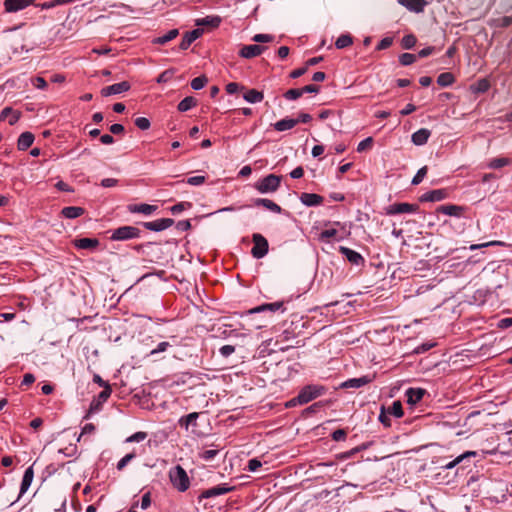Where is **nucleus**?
Masks as SVG:
<instances>
[{"instance_id":"obj_32","label":"nucleus","mask_w":512,"mask_h":512,"mask_svg":"<svg viewBox=\"0 0 512 512\" xmlns=\"http://www.w3.org/2000/svg\"><path fill=\"white\" fill-rule=\"evenodd\" d=\"M454 81H455V78H454L453 74L450 72L441 73L437 77V83L441 87H448V86L452 85L454 83Z\"/></svg>"},{"instance_id":"obj_40","label":"nucleus","mask_w":512,"mask_h":512,"mask_svg":"<svg viewBox=\"0 0 512 512\" xmlns=\"http://www.w3.org/2000/svg\"><path fill=\"white\" fill-rule=\"evenodd\" d=\"M417 60V56L411 53H403L399 56V62L403 66L413 64Z\"/></svg>"},{"instance_id":"obj_59","label":"nucleus","mask_w":512,"mask_h":512,"mask_svg":"<svg viewBox=\"0 0 512 512\" xmlns=\"http://www.w3.org/2000/svg\"><path fill=\"white\" fill-rule=\"evenodd\" d=\"M242 89H244V87L240 86L236 82H230L225 87V90L228 94H235L236 92H238L239 90H242Z\"/></svg>"},{"instance_id":"obj_7","label":"nucleus","mask_w":512,"mask_h":512,"mask_svg":"<svg viewBox=\"0 0 512 512\" xmlns=\"http://www.w3.org/2000/svg\"><path fill=\"white\" fill-rule=\"evenodd\" d=\"M174 224V220L171 218H161L150 222L143 223V226L150 231L160 232Z\"/></svg>"},{"instance_id":"obj_11","label":"nucleus","mask_w":512,"mask_h":512,"mask_svg":"<svg viewBox=\"0 0 512 512\" xmlns=\"http://www.w3.org/2000/svg\"><path fill=\"white\" fill-rule=\"evenodd\" d=\"M35 0H5L4 7L8 13L17 12L32 5Z\"/></svg>"},{"instance_id":"obj_62","label":"nucleus","mask_w":512,"mask_h":512,"mask_svg":"<svg viewBox=\"0 0 512 512\" xmlns=\"http://www.w3.org/2000/svg\"><path fill=\"white\" fill-rule=\"evenodd\" d=\"M393 43V39L391 37L383 38L377 45V50H384L389 48Z\"/></svg>"},{"instance_id":"obj_1","label":"nucleus","mask_w":512,"mask_h":512,"mask_svg":"<svg viewBox=\"0 0 512 512\" xmlns=\"http://www.w3.org/2000/svg\"><path fill=\"white\" fill-rule=\"evenodd\" d=\"M324 386H304L298 395L286 402L285 407L291 408L297 405H304L316 399L323 393Z\"/></svg>"},{"instance_id":"obj_46","label":"nucleus","mask_w":512,"mask_h":512,"mask_svg":"<svg viewBox=\"0 0 512 512\" xmlns=\"http://www.w3.org/2000/svg\"><path fill=\"white\" fill-rule=\"evenodd\" d=\"M192 204L190 202H180L175 204L170 208L172 214L177 215L180 214L182 211L191 208Z\"/></svg>"},{"instance_id":"obj_10","label":"nucleus","mask_w":512,"mask_h":512,"mask_svg":"<svg viewBox=\"0 0 512 512\" xmlns=\"http://www.w3.org/2000/svg\"><path fill=\"white\" fill-rule=\"evenodd\" d=\"M198 412H192L187 415L182 416L178 420V424L181 428H184L185 430H189L191 428L192 433H196V426H197V419L199 418Z\"/></svg>"},{"instance_id":"obj_12","label":"nucleus","mask_w":512,"mask_h":512,"mask_svg":"<svg viewBox=\"0 0 512 512\" xmlns=\"http://www.w3.org/2000/svg\"><path fill=\"white\" fill-rule=\"evenodd\" d=\"M418 206L415 204L409 203H395L390 205L387 214L395 215V214H404V213H414L416 212Z\"/></svg>"},{"instance_id":"obj_35","label":"nucleus","mask_w":512,"mask_h":512,"mask_svg":"<svg viewBox=\"0 0 512 512\" xmlns=\"http://www.w3.org/2000/svg\"><path fill=\"white\" fill-rule=\"evenodd\" d=\"M212 446H216L215 449H208L203 450L199 452L198 456L200 459L204 461H211L213 460L220 452V448L217 445L212 444Z\"/></svg>"},{"instance_id":"obj_36","label":"nucleus","mask_w":512,"mask_h":512,"mask_svg":"<svg viewBox=\"0 0 512 512\" xmlns=\"http://www.w3.org/2000/svg\"><path fill=\"white\" fill-rule=\"evenodd\" d=\"M194 106H196V100L189 96V97H185L183 100H181L178 104V110L180 112H186L188 110H190L191 108H193Z\"/></svg>"},{"instance_id":"obj_61","label":"nucleus","mask_w":512,"mask_h":512,"mask_svg":"<svg viewBox=\"0 0 512 512\" xmlns=\"http://www.w3.org/2000/svg\"><path fill=\"white\" fill-rule=\"evenodd\" d=\"M150 505H151V493L150 492H146L142 496L140 507L143 510H146V509H148L150 507Z\"/></svg>"},{"instance_id":"obj_60","label":"nucleus","mask_w":512,"mask_h":512,"mask_svg":"<svg viewBox=\"0 0 512 512\" xmlns=\"http://www.w3.org/2000/svg\"><path fill=\"white\" fill-rule=\"evenodd\" d=\"M168 347H170L169 342H160L155 349L150 351L149 355H155L161 352H165L168 349Z\"/></svg>"},{"instance_id":"obj_63","label":"nucleus","mask_w":512,"mask_h":512,"mask_svg":"<svg viewBox=\"0 0 512 512\" xmlns=\"http://www.w3.org/2000/svg\"><path fill=\"white\" fill-rule=\"evenodd\" d=\"M96 430V427L93 423H87L82 427L81 435L78 438V441L80 440L82 435L85 434H93Z\"/></svg>"},{"instance_id":"obj_53","label":"nucleus","mask_w":512,"mask_h":512,"mask_svg":"<svg viewBox=\"0 0 512 512\" xmlns=\"http://www.w3.org/2000/svg\"><path fill=\"white\" fill-rule=\"evenodd\" d=\"M274 37L269 34H255L252 38L257 43H267L273 41Z\"/></svg>"},{"instance_id":"obj_58","label":"nucleus","mask_w":512,"mask_h":512,"mask_svg":"<svg viewBox=\"0 0 512 512\" xmlns=\"http://www.w3.org/2000/svg\"><path fill=\"white\" fill-rule=\"evenodd\" d=\"M346 436L347 432L344 429H337L331 434L332 439L337 442L345 440Z\"/></svg>"},{"instance_id":"obj_29","label":"nucleus","mask_w":512,"mask_h":512,"mask_svg":"<svg viewBox=\"0 0 512 512\" xmlns=\"http://www.w3.org/2000/svg\"><path fill=\"white\" fill-rule=\"evenodd\" d=\"M298 124V120L292 119V118H284L279 121H277L274 124V129L276 131L282 132L286 130H290L293 127H295Z\"/></svg>"},{"instance_id":"obj_6","label":"nucleus","mask_w":512,"mask_h":512,"mask_svg":"<svg viewBox=\"0 0 512 512\" xmlns=\"http://www.w3.org/2000/svg\"><path fill=\"white\" fill-rule=\"evenodd\" d=\"M253 247L251 250V254L256 259L263 258L268 253L269 244L264 236L261 234L255 233L252 236Z\"/></svg>"},{"instance_id":"obj_38","label":"nucleus","mask_w":512,"mask_h":512,"mask_svg":"<svg viewBox=\"0 0 512 512\" xmlns=\"http://www.w3.org/2000/svg\"><path fill=\"white\" fill-rule=\"evenodd\" d=\"M353 43L352 37L348 34H343L338 37V39L335 42V46L338 49H343L348 46H350Z\"/></svg>"},{"instance_id":"obj_20","label":"nucleus","mask_w":512,"mask_h":512,"mask_svg":"<svg viewBox=\"0 0 512 512\" xmlns=\"http://www.w3.org/2000/svg\"><path fill=\"white\" fill-rule=\"evenodd\" d=\"M437 211L444 215L461 217L464 212V207L454 204L441 205L438 207Z\"/></svg>"},{"instance_id":"obj_25","label":"nucleus","mask_w":512,"mask_h":512,"mask_svg":"<svg viewBox=\"0 0 512 512\" xmlns=\"http://www.w3.org/2000/svg\"><path fill=\"white\" fill-rule=\"evenodd\" d=\"M157 209V206L150 205V204H133L128 206V210L131 213H141L144 215H151L153 212H155Z\"/></svg>"},{"instance_id":"obj_42","label":"nucleus","mask_w":512,"mask_h":512,"mask_svg":"<svg viewBox=\"0 0 512 512\" xmlns=\"http://www.w3.org/2000/svg\"><path fill=\"white\" fill-rule=\"evenodd\" d=\"M371 381H372V379L369 378L368 376H363L360 378H352V379L345 380V381L341 382L340 384H343V385L369 384Z\"/></svg>"},{"instance_id":"obj_13","label":"nucleus","mask_w":512,"mask_h":512,"mask_svg":"<svg viewBox=\"0 0 512 512\" xmlns=\"http://www.w3.org/2000/svg\"><path fill=\"white\" fill-rule=\"evenodd\" d=\"M339 252L346 257V259L353 265H361L364 263L363 256L358 253L357 251H354L348 247L340 246Z\"/></svg>"},{"instance_id":"obj_39","label":"nucleus","mask_w":512,"mask_h":512,"mask_svg":"<svg viewBox=\"0 0 512 512\" xmlns=\"http://www.w3.org/2000/svg\"><path fill=\"white\" fill-rule=\"evenodd\" d=\"M378 420L384 427L391 426V419L389 417V414L387 412V408L385 407V405H381V407H380V413L378 416Z\"/></svg>"},{"instance_id":"obj_57","label":"nucleus","mask_w":512,"mask_h":512,"mask_svg":"<svg viewBox=\"0 0 512 512\" xmlns=\"http://www.w3.org/2000/svg\"><path fill=\"white\" fill-rule=\"evenodd\" d=\"M235 352V346L233 345H224L219 349V353L221 356L227 358Z\"/></svg>"},{"instance_id":"obj_49","label":"nucleus","mask_w":512,"mask_h":512,"mask_svg":"<svg viewBox=\"0 0 512 512\" xmlns=\"http://www.w3.org/2000/svg\"><path fill=\"white\" fill-rule=\"evenodd\" d=\"M135 125L141 130H147L150 128V120L146 117H138L134 121Z\"/></svg>"},{"instance_id":"obj_54","label":"nucleus","mask_w":512,"mask_h":512,"mask_svg":"<svg viewBox=\"0 0 512 512\" xmlns=\"http://www.w3.org/2000/svg\"><path fill=\"white\" fill-rule=\"evenodd\" d=\"M262 466V463L257 458H252L248 461L247 470L249 472H255Z\"/></svg>"},{"instance_id":"obj_26","label":"nucleus","mask_w":512,"mask_h":512,"mask_svg":"<svg viewBox=\"0 0 512 512\" xmlns=\"http://www.w3.org/2000/svg\"><path fill=\"white\" fill-rule=\"evenodd\" d=\"M34 142V135L31 132H23L17 142V147L21 151L27 150Z\"/></svg>"},{"instance_id":"obj_27","label":"nucleus","mask_w":512,"mask_h":512,"mask_svg":"<svg viewBox=\"0 0 512 512\" xmlns=\"http://www.w3.org/2000/svg\"><path fill=\"white\" fill-rule=\"evenodd\" d=\"M254 205L263 206L264 208L268 209L269 211L277 213V214L281 213V211H282V208L278 204H276L272 200L266 199V198H257L254 201Z\"/></svg>"},{"instance_id":"obj_43","label":"nucleus","mask_w":512,"mask_h":512,"mask_svg":"<svg viewBox=\"0 0 512 512\" xmlns=\"http://www.w3.org/2000/svg\"><path fill=\"white\" fill-rule=\"evenodd\" d=\"M504 242L502 241H497V240H494V241H489V242H485V243H481V244H472L469 249L474 251V250H477V249H481V248H485V247H490V246H504Z\"/></svg>"},{"instance_id":"obj_33","label":"nucleus","mask_w":512,"mask_h":512,"mask_svg":"<svg viewBox=\"0 0 512 512\" xmlns=\"http://www.w3.org/2000/svg\"><path fill=\"white\" fill-rule=\"evenodd\" d=\"M221 22V19L217 16H207L202 19H198L196 21V24L198 26H211V27H218Z\"/></svg>"},{"instance_id":"obj_14","label":"nucleus","mask_w":512,"mask_h":512,"mask_svg":"<svg viewBox=\"0 0 512 512\" xmlns=\"http://www.w3.org/2000/svg\"><path fill=\"white\" fill-rule=\"evenodd\" d=\"M284 310H285L284 303L282 301H277V302L266 303V304H262L260 306L254 307L249 310V314L261 313V312H265V311H270V312L282 311V312H284Z\"/></svg>"},{"instance_id":"obj_5","label":"nucleus","mask_w":512,"mask_h":512,"mask_svg":"<svg viewBox=\"0 0 512 512\" xmlns=\"http://www.w3.org/2000/svg\"><path fill=\"white\" fill-rule=\"evenodd\" d=\"M141 231L134 226H121L112 231L110 236L111 240L114 241H125L129 239L139 238Z\"/></svg>"},{"instance_id":"obj_30","label":"nucleus","mask_w":512,"mask_h":512,"mask_svg":"<svg viewBox=\"0 0 512 512\" xmlns=\"http://www.w3.org/2000/svg\"><path fill=\"white\" fill-rule=\"evenodd\" d=\"M243 98L245 101L255 104L261 102L264 98V95L262 92L256 89H249L244 93Z\"/></svg>"},{"instance_id":"obj_34","label":"nucleus","mask_w":512,"mask_h":512,"mask_svg":"<svg viewBox=\"0 0 512 512\" xmlns=\"http://www.w3.org/2000/svg\"><path fill=\"white\" fill-rule=\"evenodd\" d=\"M510 164H511V159H509L507 157H499V158H493L492 160H490V162L488 163L487 166L490 169H500V168L510 165Z\"/></svg>"},{"instance_id":"obj_52","label":"nucleus","mask_w":512,"mask_h":512,"mask_svg":"<svg viewBox=\"0 0 512 512\" xmlns=\"http://www.w3.org/2000/svg\"><path fill=\"white\" fill-rule=\"evenodd\" d=\"M302 96V91L300 89H289L285 92L284 97L287 100H296Z\"/></svg>"},{"instance_id":"obj_21","label":"nucleus","mask_w":512,"mask_h":512,"mask_svg":"<svg viewBox=\"0 0 512 512\" xmlns=\"http://www.w3.org/2000/svg\"><path fill=\"white\" fill-rule=\"evenodd\" d=\"M300 201L307 207L320 205L323 202V197L315 193H302Z\"/></svg>"},{"instance_id":"obj_19","label":"nucleus","mask_w":512,"mask_h":512,"mask_svg":"<svg viewBox=\"0 0 512 512\" xmlns=\"http://www.w3.org/2000/svg\"><path fill=\"white\" fill-rule=\"evenodd\" d=\"M33 477H34L33 466H30L24 472L22 482L20 485V492H19L17 500H19L22 497V495L27 492V490L29 489V487L33 481Z\"/></svg>"},{"instance_id":"obj_23","label":"nucleus","mask_w":512,"mask_h":512,"mask_svg":"<svg viewBox=\"0 0 512 512\" xmlns=\"http://www.w3.org/2000/svg\"><path fill=\"white\" fill-rule=\"evenodd\" d=\"M74 245L78 249L94 250L99 245L97 238H79L74 240Z\"/></svg>"},{"instance_id":"obj_2","label":"nucleus","mask_w":512,"mask_h":512,"mask_svg":"<svg viewBox=\"0 0 512 512\" xmlns=\"http://www.w3.org/2000/svg\"><path fill=\"white\" fill-rule=\"evenodd\" d=\"M169 478L172 485L180 492H185L190 486L187 472L180 465H176L170 469Z\"/></svg>"},{"instance_id":"obj_18","label":"nucleus","mask_w":512,"mask_h":512,"mask_svg":"<svg viewBox=\"0 0 512 512\" xmlns=\"http://www.w3.org/2000/svg\"><path fill=\"white\" fill-rule=\"evenodd\" d=\"M203 34L202 29H194L192 31L186 32L183 36L181 43L179 45L181 50H186L189 46L198 39Z\"/></svg>"},{"instance_id":"obj_64","label":"nucleus","mask_w":512,"mask_h":512,"mask_svg":"<svg viewBox=\"0 0 512 512\" xmlns=\"http://www.w3.org/2000/svg\"><path fill=\"white\" fill-rule=\"evenodd\" d=\"M33 85L35 88L37 89H45L47 87V82L46 80L43 78V77H36L33 81H32Z\"/></svg>"},{"instance_id":"obj_55","label":"nucleus","mask_w":512,"mask_h":512,"mask_svg":"<svg viewBox=\"0 0 512 512\" xmlns=\"http://www.w3.org/2000/svg\"><path fill=\"white\" fill-rule=\"evenodd\" d=\"M373 139L371 137H367L364 140H362L358 146H357V152H363L366 149L370 148L372 146Z\"/></svg>"},{"instance_id":"obj_28","label":"nucleus","mask_w":512,"mask_h":512,"mask_svg":"<svg viewBox=\"0 0 512 512\" xmlns=\"http://www.w3.org/2000/svg\"><path fill=\"white\" fill-rule=\"evenodd\" d=\"M85 210L78 206H67L61 211V214L67 219H75L84 214Z\"/></svg>"},{"instance_id":"obj_24","label":"nucleus","mask_w":512,"mask_h":512,"mask_svg":"<svg viewBox=\"0 0 512 512\" xmlns=\"http://www.w3.org/2000/svg\"><path fill=\"white\" fill-rule=\"evenodd\" d=\"M430 135L431 132L428 129L421 128L412 134L411 140L415 145L421 146L427 143Z\"/></svg>"},{"instance_id":"obj_41","label":"nucleus","mask_w":512,"mask_h":512,"mask_svg":"<svg viewBox=\"0 0 512 512\" xmlns=\"http://www.w3.org/2000/svg\"><path fill=\"white\" fill-rule=\"evenodd\" d=\"M476 452L474 451H467L459 456H457L453 461L454 466H457L458 464H461L465 461L469 462L471 457H475Z\"/></svg>"},{"instance_id":"obj_44","label":"nucleus","mask_w":512,"mask_h":512,"mask_svg":"<svg viewBox=\"0 0 512 512\" xmlns=\"http://www.w3.org/2000/svg\"><path fill=\"white\" fill-rule=\"evenodd\" d=\"M323 407V402L318 401L310 405L309 407L305 408L302 412L303 416H309L316 412H318Z\"/></svg>"},{"instance_id":"obj_9","label":"nucleus","mask_w":512,"mask_h":512,"mask_svg":"<svg viewBox=\"0 0 512 512\" xmlns=\"http://www.w3.org/2000/svg\"><path fill=\"white\" fill-rule=\"evenodd\" d=\"M234 489H235V487L228 486V484H226V483L220 484V485H217V486H214V487L204 490L201 493L200 498H212V497L220 496V495L229 493V492L233 491Z\"/></svg>"},{"instance_id":"obj_47","label":"nucleus","mask_w":512,"mask_h":512,"mask_svg":"<svg viewBox=\"0 0 512 512\" xmlns=\"http://www.w3.org/2000/svg\"><path fill=\"white\" fill-rule=\"evenodd\" d=\"M207 78L205 76H199L191 81V87L194 90H200L207 84Z\"/></svg>"},{"instance_id":"obj_15","label":"nucleus","mask_w":512,"mask_h":512,"mask_svg":"<svg viewBox=\"0 0 512 512\" xmlns=\"http://www.w3.org/2000/svg\"><path fill=\"white\" fill-rule=\"evenodd\" d=\"M264 50L265 47L257 44L245 45L239 51V55L243 58L250 59L261 55Z\"/></svg>"},{"instance_id":"obj_17","label":"nucleus","mask_w":512,"mask_h":512,"mask_svg":"<svg viewBox=\"0 0 512 512\" xmlns=\"http://www.w3.org/2000/svg\"><path fill=\"white\" fill-rule=\"evenodd\" d=\"M448 193L445 189H436L424 193L421 196L423 202H438L442 201L447 197Z\"/></svg>"},{"instance_id":"obj_16","label":"nucleus","mask_w":512,"mask_h":512,"mask_svg":"<svg viewBox=\"0 0 512 512\" xmlns=\"http://www.w3.org/2000/svg\"><path fill=\"white\" fill-rule=\"evenodd\" d=\"M426 393V390L423 388L410 387L405 393L407 397V404L410 406L416 405Z\"/></svg>"},{"instance_id":"obj_22","label":"nucleus","mask_w":512,"mask_h":512,"mask_svg":"<svg viewBox=\"0 0 512 512\" xmlns=\"http://www.w3.org/2000/svg\"><path fill=\"white\" fill-rule=\"evenodd\" d=\"M398 3L415 13L422 12L427 4L425 0H398Z\"/></svg>"},{"instance_id":"obj_31","label":"nucleus","mask_w":512,"mask_h":512,"mask_svg":"<svg viewBox=\"0 0 512 512\" xmlns=\"http://www.w3.org/2000/svg\"><path fill=\"white\" fill-rule=\"evenodd\" d=\"M179 32L177 29H171L167 33H165L162 36H159L153 40V43L164 45L168 43L169 41L175 39L178 36Z\"/></svg>"},{"instance_id":"obj_50","label":"nucleus","mask_w":512,"mask_h":512,"mask_svg":"<svg viewBox=\"0 0 512 512\" xmlns=\"http://www.w3.org/2000/svg\"><path fill=\"white\" fill-rule=\"evenodd\" d=\"M147 438V433L143 431L136 432L126 439V442H141Z\"/></svg>"},{"instance_id":"obj_37","label":"nucleus","mask_w":512,"mask_h":512,"mask_svg":"<svg viewBox=\"0 0 512 512\" xmlns=\"http://www.w3.org/2000/svg\"><path fill=\"white\" fill-rule=\"evenodd\" d=\"M387 412L389 415H392L396 418H401L404 415L402 403L399 400L394 401L392 406L387 408Z\"/></svg>"},{"instance_id":"obj_56","label":"nucleus","mask_w":512,"mask_h":512,"mask_svg":"<svg viewBox=\"0 0 512 512\" xmlns=\"http://www.w3.org/2000/svg\"><path fill=\"white\" fill-rule=\"evenodd\" d=\"M205 180H206L205 176H192V177H189L186 180V182L192 186H199V185L203 184L205 182Z\"/></svg>"},{"instance_id":"obj_3","label":"nucleus","mask_w":512,"mask_h":512,"mask_svg":"<svg viewBox=\"0 0 512 512\" xmlns=\"http://www.w3.org/2000/svg\"><path fill=\"white\" fill-rule=\"evenodd\" d=\"M104 390L93 398L89 409L86 411L83 419L88 420L93 414L102 410L103 404L109 399L112 393V386H103Z\"/></svg>"},{"instance_id":"obj_8","label":"nucleus","mask_w":512,"mask_h":512,"mask_svg":"<svg viewBox=\"0 0 512 512\" xmlns=\"http://www.w3.org/2000/svg\"><path fill=\"white\" fill-rule=\"evenodd\" d=\"M130 87L131 86L129 82L122 81L102 88L101 95L104 97H108L111 95L121 94L123 92L128 91Z\"/></svg>"},{"instance_id":"obj_4","label":"nucleus","mask_w":512,"mask_h":512,"mask_svg":"<svg viewBox=\"0 0 512 512\" xmlns=\"http://www.w3.org/2000/svg\"><path fill=\"white\" fill-rule=\"evenodd\" d=\"M281 179V176L269 174L266 177L260 179L255 184V188L261 194L274 193L280 187Z\"/></svg>"},{"instance_id":"obj_48","label":"nucleus","mask_w":512,"mask_h":512,"mask_svg":"<svg viewBox=\"0 0 512 512\" xmlns=\"http://www.w3.org/2000/svg\"><path fill=\"white\" fill-rule=\"evenodd\" d=\"M416 44V38L413 35H406L402 38L401 45L404 49H411Z\"/></svg>"},{"instance_id":"obj_45","label":"nucleus","mask_w":512,"mask_h":512,"mask_svg":"<svg viewBox=\"0 0 512 512\" xmlns=\"http://www.w3.org/2000/svg\"><path fill=\"white\" fill-rule=\"evenodd\" d=\"M427 171H428L427 166H423L422 168H420L417 171L416 175L412 179V182H411L412 185L420 184L423 181L424 177L426 176Z\"/></svg>"},{"instance_id":"obj_51","label":"nucleus","mask_w":512,"mask_h":512,"mask_svg":"<svg viewBox=\"0 0 512 512\" xmlns=\"http://www.w3.org/2000/svg\"><path fill=\"white\" fill-rule=\"evenodd\" d=\"M135 453L126 454L123 458H121L117 463V469L122 470L126 467V465L135 458Z\"/></svg>"}]
</instances>
